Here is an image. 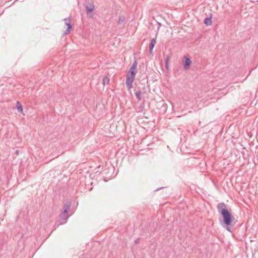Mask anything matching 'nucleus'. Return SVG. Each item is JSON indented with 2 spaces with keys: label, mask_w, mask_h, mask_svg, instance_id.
<instances>
[{
  "label": "nucleus",
  "mask_w": 258,
  "mask_h": 258,
  "mask_svg": "<svg viewBox=\"0 0 258 258\" xmlns=\"http://www.w3.org/2000/svg\"><path fill=\"white\" fill-rule=\"evenodd\" d=\"M217 210L223 217V223L226 225V230L231 232L230 227L235 224V218L228 210L226 205L224 203L218 204Z\"/></svg>",
  "instance_id": "1"
},
{
  "label": "nucleus",
  "mask_w": 258,
  "mask_h": 258,
  "mask_svg": "<svg viewBox=\"0 0 258 258\" xmlns=\"http://www.w3.org/2000/svg\"><path fill=\"white\" fill-rule=\"evenodd\" d=\"M138 63L135 60L131 68H130L126 75L125 84L130 90L132 87L133 83L135 80Z\"/></svg>",
  "instance_id": "2"
},
{
  "label": "nucleus",
  "mask_w": 258,
  "mask_h": 258,
  "mask_svg": "<svg viewBox=\"0 0 258 258\" xmlns=\"http://www.w3.org/2000/svg\"><path fill=\"white\" fill-rule=\"evenodd\" d=\"M72 203L70 201L67 202L63 206V211L60 214V224H65L69 218L68 213L70 210Z\"/></svg>",
  "instance_id": "3"
},
{
  "label": "nucleus",
  "mask_w": 258,
  "mask_h": 258,
  "mask_svg": "<svg viewBox=\"0 0 258 258\" xmlns=\"http://www.w3.org/2000/svg\"><path fill=\"white\" fill-rule=\"evenodd\" d=\"M156 43V40L155 38L152 39L150 44H149V52L150 54H152L153 53V49Z\"/></svg>",
  "instance_id": "4"
},
{
  "label": "nucleus",
  "mask_w": 258,
  "mask_h": 258,
  "mask_svg": "<svg viewBox=\"0 0 258 258\" xmlns=\"http://www.w3.org/2000/svg\"><path fill=\"white\" fill-rule=\"evenodd\" d=\"M191 61L189 58L185 57V60L183 64V68L185 70H187L189 68Z\"/></svg>",
  "instance_id": "5"
},
{
  "label": "nucleus",
  "mask_w": 258,
  "mask_h": 258,
  "mask_svg": "<svg viewBox=\"0 0 258 258\" xmlns=\"http://www.w3.org/2000/svg\"><path fill=\"white\" fill-rule=\"evenodd\" d=\"M86 11L88 12H93L94 10V6L93 4H89L86 6Z\"/></svg>",
  "instance_id": "6"
},
{
  "label": "nucleus",
  "mask_w": 258,
  "mask_h": 258,
  "mask_svg": "<svg viewBox=\"0 0 258 258\" xmlns=\"http://www.w3.org/2000/svg\"><path fill=\"white\" fill-rule=\"evenodd\" d=\"M65 24L68 26V28L67 30L64 31V34L67 35L70 33L71 30L72 28V26L70 23L67 22L65 23Z\"/></svg>",
  "instance_id": "7"
},
{
  "label": "nucleus",
  "mask_w": 258,
  "mask_h": 258,
  "mask_svg": "<svg viewBox=\"0 0 258 258\" xmlns=\"http://www.w3.org/2000/svg\"><path fill=\"white\" fill-rule=\"evenodd\" d=\"M16 107L19 112L22 113L23 112V108L21 103L19 101H17L16 103Z\"/></svg>",
  "instance_id": "8"
},
{
  "label": "nucleus",
  "mask_w": 258,
  "mask_h": 258,
  "mask_svg": "<svg viewBox=\"0 0 258 258\" xmlns=\"http://www.w3.org/2000/svg\"><path fill=\"white\" fill-rule=\"evenodd\" d=\"M170 59V56L169 55H167L165 57V68L167 70H169V60Z\"/></svg>",
  "instance_id": "9"
},
{
  "label": "nucleus",
  "mask_w": 258,
  "mask_h": 258,
  "mask_svg": "<svg viewBox=\"0 0 258 258\" xmlns=\"http://www.w3.org/2000/svg\"><path fill=\"white\" fill-rule=\"evenodd\" d=\"M204 23L207 26L211 25L212 24L211 18H206L204 20Z\"/></svg>",
  "instance_id": "10"
},
{
  "label": "nucleus",
  "mask_w": 258,
  "mask_h": 258,
  "mask_svg": "<svg viewBox=\"0 0 258 258\" xmlns=\"http://www.w3.org/2000/svg\"><path fill=\"white\" fill-rule=\"evenodd\" d=\"M109 83V78L108 76H105L103 79V84L105 85L108 84Z\"/></svg>",
  "instance_id": "11"
},
{
  "label": "nucleus",
  "mask_w": 258,
  "mask_h": 258,
  "mask_svg": "<svg viewBox=\"0 0 258 258\" xmlns=\"http://www.w3.org/2000/svg\"><path fill=\"white\" fill-rule=\"evenodd\" d=\"M135 95H136V97L137 98V99H138L139 101H141L142 98H141V91H137L135 92Z\"/></svg>",
  "instance_id": "12"
},
{
  "label": "nucleus",
  "mask_w": 258,
  "mask_h": 258,
  "mask_svg": "<svg viewBox=\"0 0 258 258\" xmlns=\"http://www.w3.org/2000/svg\"><path fill=\"white\" fill-rule=\"evenodd\" d=\"M125 20V18L124 16L120 17L119 20L118 21V24H121Z\"/></svg>",
  "instance_id": "13"
},
{
  "label": "nucleus",
  "mask_w": 258,
  "mask_h": 258,
  "mask_svg": "<svg viewBox=\"0 0 258 258\" xmlns=\"http://www.w3.org/2000/svg\"><path fill=\"white\" fill-rule=\"evenodd\" d=\"M64 20L66 21H67L68 20V19L66 18V19H64Z\"/></svg>",
  "instance_id": "14"
},
{
  "label": "nucleus",
  "mask_w": 258,
  "mask_h": 258,
  "mask_svg": "<svg viewBox=\"0 0 258 258\" xmlns=\"http://www.w3.org/2000/svg\"><path fill=\"white\" fill-rule=\"evenodd\" d=\"M16 153L17 154H18V151H16Z\"/></svg>",
  "instance_id": "15"
},
{
  "label": "nucleus",
  "mask_w": 258,
  "mask_h": 258,
  "mask_svg": "<svg viewBox=\"0 0 258 258\" xmlns=\"http://www.w3.org/2000/svg\"><path fill=\"white\" fill-rule=\"evenodd\" d=\"M136 243H138V239L136 240Z\"/></svg>",
  "instance_id": "16"
}]
</instances>
